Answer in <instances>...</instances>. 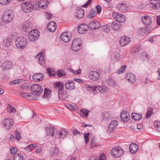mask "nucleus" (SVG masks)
I'll return each mask as SVG.
<instances>
[{
  "label": "nucleus",
  "instance_id": "nucleus-1",
  "mask_svg": "<svg viewBox=\"0 0 160 160\" xmlns=\"http://www.w3.org/2000/svg\"><path fill=\"white\" fill-rule=\"evenodd\" d=\"M27 41L26 38L23 37L18 38L15 40L16 47L19 49H23L26 47Z\"/></svg>",
  "mask_w": 160,
  "mask_h": 160
},
{
  "label": "nucleus",
  "instance_id": "nucleus-2",
  "mask_svg": "<svg viewBox=\"0 0 160 160\" xmlns=\"http://www.w3.org/2000/svg\"><path fill=\"white\" fill-rule=\"evenodd\" d=\"M123 150L120 147L116 146L113 148L111 151V155L114 158H118L121 157L123 154Z\"/></svg>",
  "mask_w": 160,
  "mask_h": 160
},
{
  "label": "nucleus",
  "instance_id": "nucleus-3",
  "mask_svg": "<svg viewBox=\"0 0 160 160\" xmlns=\"http://www.w3.org/2000/svg\"><path fill=\"white\" fill-rule=\"evenodd\" d=\"M11 10H7L4 13L2 16V20L5 23H8L12 20L13 17Z\"/></svg>",
  "mask_w": 160,
  "mask_h": 160
},
{
  "label": "nucleus",
  "instance_id": "nucleus-4",
  "mask_svg": "<svg viewBox=\"0 0 160 160\" xmlns=\"http://www.w3.org/2000/svg\"><path fill=\"white\" fill-rule=\"evenodd\" d=\"M31 89L32 91V94L34 95H39L41 94L43 91L42 87L37 84L32 85L31 87Z\"/></svg>",
  "mask_w": 160,
  "mask_h": 160
},
{
  "label": "nucleus",
  "instance_id": "nucleus-5",
  "mask_svg": "<svg viewBox=\"0 0 160 160\" xmlns=\"http://www.w3.org/2000/svg\"><path fill=\"white\" fill-rule=\"evenodd\" d=\"M33 8L32 5L28 2L22 3L21 5L22 10L25 13L31 12L33 10Z\"/></svg>",
  "mask_w": 160,
  "mask_h": 160
},
{
  "label": "nucleus",
  "instance_id": "nucleus-6",
  "mask_svg": "<svg viewBox=\"0 0 160 160\" xmlns=\"http://www.w3.org/2000/svg\"><path fill=\"white\" fill-rule=\"evenodd\" d=\"M38 31L36 29L33 30L30 32L28 35V40L32 42H35L39 37V34L38 33Z\"/></svg>",
  "mask_w": 160,
  "mask_h": 160
},
{
  "label": "nucleus",
  "instance_id": "nucleus-7",
  "mask_svg": "<svg viewBox=\"0 0 160 160\" xmlns=\"http://www.w3.org/2000/svg\"><path fill=\"white\" fill-rule=\"evenodd\" d=\"M100 75L99 72L95 71H91L88 73L89 78L93 81H97L100 78Z\"/></svg>",
  "mask_w": 160,
  "mask_h": 160
},
{
  "label": "nucleus",
  "instance_id": "nucleus-8",
  "mask_svg": "<svg viewBox=\"0 0 160 160\" xmlns=\"http://www.w3.org/2000/svg\"><path fill=\"white\" fill-rule=\"evenodd\" d=\"M113 17L118 22H124L125 20V16L122 14L113 12L112 14Z\"/></svg>",
  "mask_w": 160,
  "mask_h": 160
},
{
  "label": "nucleus",
  "instance_id": "nucleus-9",
  "mask_svg": "<svg viewBox=\"0 0 160 160\" xmlns=\"http://www.w3.org/2000/svg\"><path fill=\"white\" fill-rule=\"evenodd\" d=\"M72 36V34L71 32H65L61 34L60 38L63 42H68L71 38Z\"/></svg>",
  "mask_w": 160,
  "mask_h": 160
},
{
  "label": "nucleus",
  "instance_id": "nucleus-10",
  "mask_svg": "<svg viewBox=\"0 0 160 160\" xmlns=\"http://www.w3.org/2000/svg\"><path fill=\"white\" fill-rule=\"evenodd\" d=\"M13 124L12 119L11 118H7L4 120L2 124L6 129L8 130L12 127Z\"/></svg>",
  "mask_w": 160,
  "mask_h": 160
},
{
  "label": "nucleus",
  "instance_id": "nucleus-11",
  "mask_svg": "<svg viewBox=\"0 0 160 160\" xmlns=\"http://www.w3.org/2000/svg\"><path fill=\"white\" fill-rule=\"evenodd\" d=\"M81 45V44L79 43V39L77 38L75 39L72 42V49L74 51H77L79 50Z\"/></svg>",
  "mask_w": 160,
  "mask_h": 160
},
{
  "label": "nucleus",
  "instance_id": "nucleus-12",
  "mask_svg": "<svg viewBox=\"0 0 160 160\" xmlns=\"http://www.w3.org/2000/svg\"><path fill=\"white\" fill-rule=\"evenodd\" d=\"M44 52L42 51L38 53L36 56L35 58L38 60L39 63L41 65L45 63V60L44 57Z\"/></svg>",
  "mask_w": 160,
  "mask_h": 160
},
{
  "label": "nucleus",
  "instance_id": "nucleus-13",
  "mask_svg": "<svg viewBox=\"0 0 160 160\" xmlns=\"http://www.w3.org/2000/svg\"><path fill=\"white\" fill-rule=\"evenodd\" d=\"M118 124V122L116 120L111 121L109 125L107 131L110 133L113 132Z\"/></svg>",
  "mask_w": 160,
  "mask_h": 160
},
{
  "label": "nucleus",
  "instance_id": "nucleus-14",
  "mask_svg": "<svg viewBox=\"0 0 160 160\" xmlns=\"http://www.w3.org/2000/svg\"><path fill=\"white\" fill-rule=\"evenodd\" d=\"M101 118L102 120L105 122H108L112 119V117L109 112H105L102 114Z\"/></svg>",
  "mask_w": 160,
  "mask_h": 160
},
{
  "label": "nucleus",
  "instance_id": "nucleus-15",
  "mask_svg": "<svg viewBox=\"0 0 160 160\" xmlns=\"http://www.w3.org/2000/svg\"><path fill=\"white\" fill-rule=\"evenodd\" d=\"M89 28V26L85 24H81L78 28V32L81 34L85 33L88 30Z\"/></svg>",
  "mask_w": 160,
  "mask_h": 160
},
{
  "label": "nucleus",
  "instance_id": "nucleus-16",
  "mask_svg": "<svg viewBox=\"0 0 160 160\" xmlns=\"http://www.w3.org/2000/svg\"><path fill=\"white\" fill-rule=\"evenodd\" d=\"M100 23L97 21H93L91 22L89 24V27L91 29L96 30L100 27Z\"/></svg>",
  "mask_w": 160,
  "mask_h": 160
},
{
  "label": "nucleus",
  "instance_id": "nucleus-17",
  "mask_svg": "<svg viewBox=\"0 0 160 160\" xmlns=\"http://www.w3.org/2000/svg\"><path fill=\"white\" fill-rule=\"evenodd\" d=\"M47 135L52 136L56 133H58V130L55 128L48 127L46 129Z\"/></svg>",
  "mask_w": 160,
  "mask_h": 160
},
{
  "label": "nucleus",
  "instance_id": "nucleus-18",
  "mask_svg": "<svg viewBox=\"0 0 160 160\" xmlns=\"http://www.w3.org/2000/svg\"><path fill=\"white\" fill-rule=\"evenodd\" d=\"M32 25L29 22H26L24 23L23 27V29L25 32H29L32 31Z\"/></svg>",
  "mask_w": 160,
  "mask_h": 160
},
{
  "label": "nucleus",
  "instance_id": "nucleus-19",
  "mask_svg": "<svg viewBox=\"0 0 160 160\" xmlns=\"http://www.w3.org/2000/svg\"><path fill=\"white\" fill-rule=\"evenodd\" d=\"M150 6L152 8L154 9H157L160 7V0H151Z\"/></svg>",
  "mask_w": 160,
  "mask_h": 160
},
{
  "label": "nucleus",
  "instance_id": "nucleus-20",
  "mask_svg": "<svg viewBox=\"0 0 160 160\" xmlns=\"http://www.w3.org/2000/svg\"><path fill=\"white\" fill-rule=\"evenodd\" d=\"M76 17L78 19H80L83 18L84 15V10L82 8H77L76 11Z\"/></svg>",
  "mask_w": 160,
  "mask_h": 160
},
{
  "label": "nucleus",
  "instance_id": "nucleus-21",
  "mask_svg": "<svg viewBox=\"0 0 160 160\" xmlns=\"http://www.w3.org/2000/svg\"><path fill=\"white\" fill-rule=\"evenodd\" d=\"M57 28L56 23L53 21L50 22L47 26L48 30L50 32H54L56 30Z\"/></svg>",
  "mask_w": 160,
  "mask_h": 160
},
{
  "label": "nucleus",
  "instance_id": "nucleus-22",
  "mask_svg": "<svg viewBox=\"0 0 160 160\" xmlns=\"http://www.w3.org/2000/svg\"><path fill=\"white\" fill-rule=\"evenodd\" d=\"M130 41V38L129 37L124 36L122 37L120 40V43L121 45L124 46L127 45Z\"/></svg>",
  "mask_w": 160,
  "mask_h": 160
},
{
  "label": "nucleus",
  "instance_id": "nucleus-23",
  "mask_svg": "<svg viewBox=\"0 0 160 160\" xmlns=\"http://www.w3.org/2000/svg\"><path fill=\"white\" fill-rule=\"evenodd\" d=\"M129 115L126 111H123L120 114V118L122 121H127L129 118Z\"/></svg>",
  "mask_w": 160,
  "mask_h": 160
},
{
  "label": "nucleus",
  "instance_id": "nucleus-24",
  "mask_svg": "<svg viewBox=\"0 0 160 160\" xmlns=\"http://www.w3.org/2000/svg\"><path fill=\"white\" fill-rule=\"evenodd\" d=\"M65 86L66 89H67L73 90L75 88L74 82L73 81H69L65 83Z\"/></svg>",
  "mask_w": 160,
  "mask_h": 160
},
{
  "label": "nucleus",
  "instance_id": "nucleus-25",
  "mask_svg": "<svg viewBox=\"0 0 160 160\" xmlns=\"http://www.w3.org/2000/svg\"><path fill=\"white\" fill-rule=\"evenodd\" d=\"M53 87L54 88L59 92L63 88L64 84L62 82H58L54 83Z\"/></svg>",
  "mask_w": 160,
  "mask_h": 160
},
{
  "label": "nucleus",
  "instance_id": "nucleus-26",
  "mask_svg": "<svg viewBox=\"0 0 160 160\" xmlns=\"http://www.w3.org/2000/svg\"><path fill=\"white\" fill-rule=\"evenodd\" d=\"M12 67V62L9 61H6L4 62L2 64L1 67L2 69L5 70L7 69H9Z\"/></svg>",
  "mask_w": 160,
  "mask_h": 160
},
{
  "label": "nucleus",
  "instance_id": "nucleus-27",
  "mask_svg": "<svg viewBox=\"0 0 160 160\" xmlns=\"http://www.w3.org/2000/svg\"><path fill=\"white\" fill-rule=\"evenodd\" d=\"M57 134L59 138H63L68 134V133L66 131L62 130L59 131H58V133H57Z\"/></svg>",
  "mask_w": 160,
  "mask_h": 160
},
{
  "label": "nucleus",
  "instance_id": "nucleus-28",
  "mask_svg": "<svg viewBox=\"0 0 160 160\" xmlns=\"http://www.w3.org/2000/svg\"><path fill=\"white\" fill-rule=\"evenodd\" d=\"M126 78L130 82L133 83L135 81V77L134 75L132 73H127Z\"/></svg>",
  "mask_w": 160,
  "mask_h": 160
},
{
  "label": "nucleus",
  "instance_id": "nucleus-29",
  "mask_svg": "<svg viewBox=\"0 0 160 160\" xmlns=\"http://www.w3.org/2000/svg\"><path fill=\"white\" fill-rule=\"evenodd\" d=\"M138 149V146L135 143L131 144L129 146L130 151L132 153H134Z\"/></svg>",
  "mask_w": 160,
  "mask_h": 160
},
{
  "label": "nucleus",
  "instance_id": "nucleus-30",
  "mask_svg": "<svg viewBox=\"0 0 160 160\" xmlns=\"http://www.w3.org/2000/svg\"><path fill=\"white\" fill-rule=\"evenodd\" d=\"M33 78L35 81H40L43 78V75L42 73H35L32 76Z\"/></svg>",
  "mask_w": 160,
  "mask_h": 160
},
{
  "label": "nucleus",
  "instance_id": "nucleus-31",
  "mask_svg": "<svg viewBox=\"0 0 160 160\" xmlns=\"http://www.w3.org/2000/svg\"><path fill=\"white\" fill-rule=\"evenodd\" d=\"M142 21L146 26H149L152 22L151 18L148 16H145L144 18L142 17Z\"/></svg>",
  "mask_w": 160,
  "mask_h": 160
},
{
  "label": "nucleus",
  "instance_id": "nucleus-32",
  "mask_svg": "<svg viewBox=\"0 0 160 160\" xmlns=\"http://www.w3.org/2000/svg\"><path fill=\"white\" fill-rule=\"evenodd\" d=\"M20 95L21 97L27 99L32 100V97L31 93L22 92L20 93Z\"/></svg>",
  "mask_w": 160,
  "mask_h": 160
},
{
  "label": "nucleus",
  "instance_id": "nucleus-33",
  "mask_svg": "<svg viewBox=\"0 0 160 160\" xmlns=\"http://www.w3.org/2000/svg\"><path fill=\"white\" fill-rule=\"evenodd\" d=\"M12 40L10 38L6 37L3 39V42L4 46L6 47L10 46L11 44Z\"/></svg>",
  "mask_w": 160,
  "mask_h": 160
},
{
  "label": "nucleus",
  "instance_id": "nucleus-34",
  "mask_svg": "<svg viewBox=\"0 0 160 160\" xmlns=\"http://www.w3.org/2000/svg\"><path fill=\"white\" fill-rule=\"evenodd\" d=\"M117 21H114L112 23L111 26L112 28L115 30H117L119 29L121 26L120 25V22L118 23Z\"/></svg>",
  "mask_w": 160,
  "mask_h": 160
},
{
  "label": "nucleus",
  "instance_id": "nucleus-35",
  "mask_svg": "<svg viewBox=\"0 0 160 160\" xmlns=\"http://www.w3.org/2000/svg\"><path fill=\"white\" fill-rule=\"evenodd\" d=\"M89 111L84 108H82L80 110V114L83 118H86L88 114Z\"/></svg>",
  "mask_w": 160,
  "mask_h": 160
},
{
  "label": "nucleus",
  "instance_id": "nucleus-36",
  "mask_svg": "<svg viewBox=\"0 0 160 160\" xmlns=\"http://www.w3.org/2000/svg\"><path fill=\"white\" fill-rule=\"evenodd\" d=\"M47 3H48L47 0H40L38 2V6L40 8H44Z\"/></svg>",
  "mask_w": 160,
  "mask_h": 160
},
{
  "label": "nucleus",
  "instance_id": "nucleus-37",
  "mask_svg": "<svg viewBox=\"0 0 160 160\" xmlns=\"http://www.w3.org/2000/svg\"><path fill=\"white\" fill-rule=\"evenodd\" d=\"M51 95V91L47 88H45L43 97L45 98H50Z\"/></svg>",
  "mask_w": 160,
  "mask_h": 160
},
{
  "label": "nucleus",
  "instance_id": "nucleus-38",
  "mask_svg": "<svg viewBox=\"0 0 160 160\" xmlns=\"http://www.w3.org/2000/svg\"><path fill=\"white\" fill-rule=\"evenodd\" d=\"M131 117L132 118L135 120H139L142 118V116L141 114H139L135 113H132Z\"/></svg>",
  "mask_w": 160,
  "mask_h": 160
},
{
  "label": "nucleus",
  "instance_id": "nucleus-39",
  "mask_svg": "<svg viewBox=\"0 0 160 160\" xmlns=\"http://www.w3.org/2000/svg\"><path fill=\"white\" fill-rule=\"evenodd\" d=\"M107 82L108 85L111 86L115 87L118 86V84L113 79L109 78L107 80Z\"/></svg>",
  "mask_w": 160,
  "mask_h": 160
},
{
  "label": "nucleus",
  "instance_id": "nucleus-40",
  "mask_svg": "<svg viewBox=\"0 0 160 160\" xmlns=\"http://www.w3.org/2000/svg\"><path fill=\"white\" fill-rule=\"evenodd\" d=\"M98 88L97 86H89L88 85L87 86V90L90 92L93 93L96 90V89Z\"/></svg>",
  "mask_w": 160,
  "mask_h": 160
},
{
  "label": "nucleus",
  "instance_id": "nucleus-41",
  "mask_svg": "<svg viewBox=\"0 0 160 160\" xmlns=\"http://www.w3.org/2000/svg\"><path fill=\"white\" fill-rule=\"evenodd\" d=\"M59 152L58 148L55 147L51 150L50 153L52 156H57Z\"/></svg>",
  "mask_w": 160,
  "mask_h": 160
},
{
  "label": "nucleus",
  "instance_id": "nucleus-42",
  "mask_svg": "<svg viewBox=\"0 0 160 160\" xmlns=\"http://www.w3.org/2000/svg\"><path fill=\"white\" fill-rule=\"evenodd\" d=\"M118 8L120 10L125 11L127 10L128 7L126 4L121 3L118 5Z\"/></svg>",
  "mask_w": 160,
  "mask_h": 160
},
{
  "label": "nucleus",
  "instance_id": "nucleus-43",
  "mask_svg": "<svg viewBox=\"0 0 160 160\" xmlns=\"http://www.w3.org/2000/svg\"><path fill=\"white\" fill-rule=\"evenodd\" d=\"M13 160H23V158L21 154H16L13 156Z\"/></svg>",
  "mask_w": 160,
  "mask_h": 160
},
{
  "label": "nucleus",
  "instance_id": "nucleus-44",
  "mask_svg": "<svg viewBox=\"0 0 160 160\" xmlns=\"http://www.w3.org/2000/svg\"><path fill=\"white\" fill-rule=\"evenodd\" d=\"M37 146L36 144H31L28 145L25 149L28 152H29L36 147Z\"/></svg>",
  "mask_w": 160,
  "mask_h": 160
},
{
  "label": "nucleus",
  "instance_id": "nucleus-45",
  "mask_svg": "<svg viewBox=\"0 0 160 160\" xmlns=\"http://www.w3.org/2000/svg\"><path fill=\"white\" fill-rule=\"evenodd\" d=\"M99 91L102 93H106L108 92V89L106 86L100 87L98 88Z\"/></svg>",
  "mask_w": 160,
  "mask_h": 160
},
{
  "label": "nucleus",
  "instance_id": "nucleus-46",
  "mask_svg": "<svg viewBox=\"0 0 160 160\" xmlns=\"http://www.w3.org/2000/svg\"><path fill=\"white\" fill-rule=\"evenodd\" d=\"M153 113V108H150L148 109L147 112L146 114V117L147 118H149L151 117V115Z\"/></svg>",
  "mask_w": 160,
  "mask_h": 160
},
{
  "label": "nucleus",
  "instance_id": "nucleus-47",
  "mask_svg": "<svg viewBox=\"0 0 160 160\" xmlns=\"http://www.w3.org/2000/svg\"><path fill=\"white\" fill-rule=\"evenodd\" d=\"M67 97V94L66 93L63 92L62 93H58V98L61 100L65 99Z\"/></svg>",
  "mask_w": 160,
  "mask_h": 160
},
{
  "label": "nucleus",
  "instance_id": "nucleus-48",
  "mask_svg": "<svg viewBox=\"0 0 160 160\" xmlns=\"http://www.w3.org/2000/svg\"><path fill=\"white\" fill-rule=\"evenodd\" d=\"M15 138L18 140L19 141L21 138L20 132L19 131L16 130L15 132Z\"/></svg>",
  "mask_w": 160,
  "mask_h": 160
},
{
  "label": "nucleus",
  "instance_id": "nucleus-49",
  "mask_svg": "<svg viewBox=\"0 0 160 160\" xmlns=\"http://www.w3.org/2000/svg\"><path fill=\"white\" fill-rule=\"evenodd\" d=\"M96 139L95 137H93L91 141V145L93 147H94L97 145L96 142Z\"/></svg>",
  "mask_w": 160,
  "mask_h": 160
},
{
  "label": "nucleus",
  "instance_id": "nucleus-50",
  "mask_svg": "<svg viewBox=\"0 0 160 160\" xmlns=\"http://www.w3.org/2000/svg\"><path fill=\"white\" fill-rule=\"evenodd\" d=\"M127 66L124 65L122 66L119 70L117 71V73L118 74H121L122 73L125 69L126 68Z\"/></svg>",
  "mask_w": 160,
  "mask_h": 160
},
{
  "label": "nucleus",
  "instance_id": "nucleus-51",
  "mask_svg": "<svg viewBox=\"0 0 160 160\" xmlns=\"http://www.w3.org/2000/svg\"><path fill=\"white\" fill-rule=\"evenodd\" d=\"M155 128L159 132L160 131V122L159 121H156L154 122Z\"/></svg>",
  "mask_w": 160,
  "mask_h": 160
},
{
  "label": "nucleus",
  "instance_id": "nucleus-52",
  "mask_svg": "<svg viewBox=\"0 0 160 160\" xmlns=\"http://www.w3.org/2000/svg\"><path fill=\"white\" fill-rule=\"evenodd\" d=\"M110 28L109 26H108L107 25H103L102 28V30L107 32H108L110 31Z\"/></svg>",
  "mask_w": 160,
  "mask_h": 160
},
{
  "label": "nucleus",
  "instance_id": "nucleus-53",
  "mask_svg": "<svg viewBox=\"0 0 160 160\" xmlns=\"http://www.w3.org/2000/svg\"><path fill=\"white\" fill-rule=\"evenodd\" d=\"M29 87V84L27 83H22L21 86V88L23 90H26Z\"/></svg>",
  "mask_w": 160,
  "mask_h": 160
},
{
  "label": "nucleus",
  "instance_id": "nucleus-54",
  "mask_svg": "<svg viewBox=\"0 0 160 160\" xmlns=\"http://www.w3.org/2000/svg\"><path fill=\"white\" fill-rule=\"evenodd\" d=\"M76 106V105L74 104H72V105H68L67 106V107L69 109L72 111H75V107Z\"/></svg>",
  "mask_w": 160,
  "mask_h": 160
},
{
  "label": "nucleus",
  "instance_id": "nucleus-55",
  "mask_svg": "<svg viewBox=\"0 0 160 160\" xmlns=\"http://www.w3.org/2000/svg\"><path fill=\"white\" fill-rule=\"evenodd\" d=\"M69 71L73 73L74 74H80L81 73V69H79L78 70L74 71L71 68L69 69Z\"/></svg>",
  "mask_w": 160,
  "mask_h": 160
},
{
  "label": "nucleus",
  "instance_id": "nucleus-56",
  "mask_svg": "<svg viewBox=\"0 0 160 160\" xmlns=\"http://www.w3.org/2000/svg\"><path fill=\"white\" fill-rule=\"evenodd\" d=\"M57 73H58V77L64 76L66 75L64 71L62 70L58 71Z\"/></svg>",
  "mask_w": 160,
  "mask_h": 160
},
{
  "label": "nucleus",
  "instance_id": "nucleus-57",
  "mask_svg": "<svg viewBox=\"0 0 160 160\" xmlns=\"http://www.w3.org/2000/svg\"><path fill=\"white\" fill-rule=\"evenodd\" d=\"M47 72L50 76H53L55 75V72L52 71L50 68H47Z\"/></svg>",
  "mask_w": 160,
  "mask_h": 160
},
{
  "label": "nucleus",
  "instance_id": "nucleus-58",
  "mask_svg": "<svg viewBox=\"0 0 160 160\" xmlns=\"http://www.w3.org/2000/svg\"><path fill=\"white\" fill-rule=\"evenodd\" d=\"M90 134L89 132L85 133L84 134V138L85 140V142L86 143H87L89 141L88 137Z\"/></svg>",
  "mask_w": 160,
  "mask_h": 160
},
{
  "label": "nucleus",
  "instance_id": "nucleus-59",
  "mask_svg": "<svg viewBox=\"0 0 160 160\" xmlns=\"http://www.w3.org/2000/svg\"><path fill=\"white\" fill-rule=\"evenodd\" d=\"M11 1V0H0V3L2 5L8 4Z\"/></svg>",
  "mask_w": 160,
  "mask_h": 160
},
{
  "label": "nucleus",
  "instance_id": "nucleus-60",
  "mask_svg": "<svg viewBox=\"0 0 160 160\" xmlns=\"http://www.w3.org/2000/svg\"><path fill=\"white\" fill-rule=\"evenodd\" d=\"M9 112L10 113H15L16 109L12 106L9 105Z\"/></svg>",
  "mask_w": 160,
  "mask_h": 160
},
{
  "label": "nucleus",
  "instance_id": "nucleus-61",
  "mask_svg": "<svg viewBox=\"0 0 160 160\" xmlns=\"http://www.w3.org/2000/svg\"><path fill=\"white\" fill-rule=\"evenodd\" d=\"M18 151V148L16 147L11 149V153L12 154H14Z\"/></svg>",
  "mask_w": 160,
  "mask_h": 160
},
{
  "label": "nucleus",
  "instance_id": "nucleus-62",
  "mask_svg": "<svg viewBox=\"0 0 160 160\" xmlns=\"http://www.w3.org/2000/svg\"><path fill=\"white\" fill-rule=\"evenodd\" d=\"M91 0H88L87 2L85 3L82 6V7H87L91 3Z\"/></svg>",
  "mask_w": 160,
  "mask_h": 160
},
{
  "label": "nucleus",
  "instance_id": "nucleus-63",
  "mask_svg": "<svg viewBox=\"0 0 160 160\" xmlns=\"http://www.w3.org/2000/svg\"><path fill=\"white\" fill-rule=\"evenodd\" d=\"M73 135H76L79 134V132L76 129H74L72 130Z\"/></svg>",
  "mask_w": 160,
  "mask_h": 160
},
{
  "label": "nucleus",
  "instance_id": "nucleus-64",
  "mask_svg": "<svg viewBox=\"0 0 160 160\" xmlns=\"http://www.w3.org/2000/svg\"><path fill=\"white\" fill-rule=\"evenodd\" d=\"M100 160H106L105 159V155L102 153L100 157Z\"/></svg>",
  "mask_w": 160,
  "mask_h": 160
}]
</instances>
